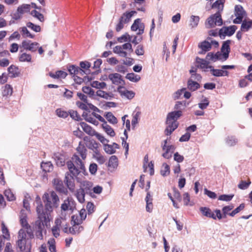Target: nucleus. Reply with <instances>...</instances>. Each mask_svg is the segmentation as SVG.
<instances>
[{
  "mask_svg": "<svg viewBox=\"0 0 252 252\" xmlns=\"http://www.w3.org/2000/svg\"><path fill=\"white\" fill-rule=\"evenodd\" d=\"M77 152L81 156L82 159L84 160L87 157V150L81 142H79V145L76 148Z\"/></svg>",
  "mask_w": 252,
  "mask_h": 252,
  "instance_id": "5701e85b",
  "label": "nucleus"
},
{
  "mask_svg": "<svg viewBox=\"0 0 252 252\" xmlns=\"http://www.w3.org/2000/svg\"><path fill=\"white\" fill-rule=\"evenodd\" d=\"M56 113L58 117L63 118H66L68 116V112L62 109L61 108L57 109L56 110Z\"/></svg>",
  "mask_w": 252,
  "mask_h": 252,
  "instance_id": "13d9d810",
  "label": "nucleus"
},
{
  "mask_svg": "<svg viewBox=\"0 0 252 252\" xmlns=\"http://www.w3.org/2000/svg\"><path fill=\"white\" fill-rule=\"evenodd\" d=\"M19 60L21 62H30L32 60V57L31 55L24 53L19 56Z\"/></svg>",
  "mask_w": 252,
  "mask_h": 252,
  "instance_id": "3c124183",
  "label": "nucleus"
},
{
  "mask_svg": "<svg viewBox=\"0 0 252 252\" xmlns=\"http://www.w3.org/2000/svg\"><path fill=\"white\" fill-rule=\"evenodd\" d=\"M38 220L35 222L36 229L45 230V226H47L50 221L49 213L45 212L43 205L39 203L36 207Z\"/></svg>",
  "mask_w": 252,
  "mask_h": 252,
  "instance_id": "7ed1b4c3",
  "label": "nucleus"
},
{
  "mask_svg": "<svg viewBox=\"0 0 252 252\" xmlns=\"http://www.w3.org/2000/svg\"><path fill=\"white\" fill-rule=\"evenodd\" d=\"M54 186L55 189L59 192L65 193L67 192V189L64 187L63 181L58 179H54L53 181Z\"/></svg>",
  "mask_w": 252,
  "mask_h": 252,
  "instance_id": "4468645a",
  "label": "nucleus"
},
{
  "mask_svg": "<svg viewBox=\"0 0 252 252\" xmlns=\"http://www.w3.org/2000/svg\"><path fill=\"white\" fill-rule=\"evenodd\" d=\"M209 104V101L207 98L205 97L201 102L198 103V107L202 110L206 109Z\"/></svg>",
  "mask_w": 252,
  "mask_h": 252,
  "instance_id": "e2e57ef3",
  "label": "nucleus"
},
{
  "mask_svg": "<svg viewBox=\"0 0 252 252\" xmlns=\"http://www.w3.org/2000/svg\"><path fill=\"white\" fill-rule=\"evenodd\" d=\"M196 62L197 63V67L198 68H200L201 69L204 68H212L213 67L212 66H209L208 64L209 63L206 60L201 59L199 57H196Z\"/></svg>",
  "mask_w": 252,
  "mask_h": 252,
  "instance_id": "b1692460",
  "label": "nucleus"
},
{
  "mask_svg": "<svg viewBox=\"0 0 252 252\" xmlns=\"http://www.w3.org/2000/svg\"><path fill=\"white\" fill-rule=\"evenodd\" d=\"M83 116H84L85 117V120L86 121H87L91 124H93L95 126L98 125V121H96L95 119L92 117L91 115H88L87 113L85 114V113H84L83 114Z\"/></svg>",
  "mask_w": 252,
  "mask_h": 252,
  "instance_id": "603ef678",
  "label": "nucleus"
},
{
  "mask_svg": "<svg viewBox=\"0 0 252 252\" xmlns=\"http://www.w3.org/2000/svg\"><path fill=\"white\" fill-rule=\"evenodd\" d=\"M42 198L44 204V211L49 213V215L54 209L57 208L59 206L60 199L54 191L51 190L45 192Z\"/></svg>",
  "mask_w": 252,
  "mask_h": 252,
  "instance_id": "f03ea898",
  "label": "nucleus"
},
{
  "mask_svg": "<svg viewBox=\"0 0 252 252\" xmlns=\"http://www.w3.org/2000/svg\"><path fill=\"white\" fill-rule=\"evenodd\" d=\"M86 208L88 211V215H90L94 212L95 206L93 203L89 202L87 204Z\"/></svg>",
  "mask_w": 252,
  "mask_h": 252,
  "instance_id": "774afa93",
  "label": "nucleus"
},
{
  "mask_svg": "<svg viewBox=\"0 0 252 252\" xmlns=\"http://www.w3.org/2000/svg\"><path fill=\"white\" fill-rule=\"evenodd\" d=\"M126 78L133 82H137L141 78L139 75L135 74L134 73H127Z\"/></svg>",
  "mask_w": 252,
  "mask_h": 252,
  "instance_id": "ea45409f",
  "label": "nucleus"
},
{
  "mask_svg": "<svg viewBox=\"0 0 252 252\" xmlns=\"http://www.w3.org/2000/svg\"><path fill=\"white\" fill-rule=\"evenodd\" d=\"M182 115L181 111H174L168 114L166 118L167 126L165 130V134L169 135L178 126L177 120Z\"/></svg>",
  "mask_w": 252,
  "mask_h": 252,
  "instance_id": "39448f33",
  "label": "nucleus"
},
{
  "mask_svg": "<svg viewBox=\"0 0 252 252\" xmlns=\"http://www.w3.org/2000/svg\"><path fill=\"white\" fill-rule=\"evenodd\" d=\"M26 26L28 28H30V29L32 30V31L35 32H39L41 31V28L39 26L34 25L32 22H28L26 24Z\"/></svg>",
  "mask_w": 252,
  "mask_h": 252,
  "instance_id": "4d7b16f0",
  "label": "nucleus"
},
{
  "mask_svg": "<svg viewBox=\"0 0 252 252\" xmlns=\"http://www.w3.org/2000/svg\"><path fill=\"white\" fill-rule=\"evenodd\" d=\"M76 165L71 160L66 162V165L69 170L68 172L65 173L64 182L68 188L72 191L74 189L75 183L74 177H77L81 170H85V166L78 155L74 154L72 158Z\"/></svg>",
  "mask_w": 252,
  "mask_h": 252,
  "instance_id": "f257e3e1",
  "label": "nucleus"
},
{
  "mask_svg": "<svg viewBox=\"0 0 252 252\" xmlns=\"http://www.w3.org/2000/svg\"><path fill=\"white\" fill-rule=\"evenodd\" d=\"M102 127L105 132L111 137H114L115 135V132L113 129L107 124L106 122L102 124Z\"/></svg>",
  "mask_w": 252,
  "mask_h": 252,
  "instance_id": "72a5a7b5",
  "label": "nucleus"
},
{
  "mask_svg": "<svg viewBox=\"0 0 252 252\" xmlns=\"http://www.w3.org/2000/svg\"><path fill=\"white\" fill-rule=\"evenodd\" d=\"M118 41L119 42H123L126 41H131V36L127 33H126L123 34L121 36L118 38Z\"/></svg>",
  "mask_w": 252,
  "mask_h": 252,
  "instance_id": "69168bd1",
  "label": "nucleus"
},
{
  "mask_svg": "<svg viewBox=\"0 0 252 252\" xmlns=\"http://www.w3.org/2000/svg\"><path fill=\"white\" fill-rule=\"evenodd\" d=\"M141 114V112L139 110L136 111V110L132 114L131 125L133 128H134L135 126L138 123Z\"/></svg>",
  "mask_w": 252,
  "mask_h": 252,
  "instance_id": "473e14b6",
  "label": "nucleus"
},
{
  "mask_svg": "<svg viewBox=\"0 0 252 252\" xmlns=\"http://www.w3.org/2000/svg\"><path fill=\"white\" fill-rule=\"evenodd\" d=\"M49 250L50 252H56V241L54 238H51L48 241Z\"/></svg>",
  "mask_w": 252,
  "mask_h": 252,
  "instance_id": "49530a36",
  "label": "nucleus"
},
{
  "mask_svg": "<svg viewBox=\"0 0 252 252\" xmlns=\"http://www.w3.org/2000/svg\"><path fill=\"white\" fill-rule=\"evenodd\" d=\"M85 194L86 193L80 188L76 190L75 196L80 203H82L84 202Z\"/></svg>",
  "mask_w": 252,
  "mask_h": 252,
  "instance_id": "c9c22d12",
  "label": "nucleus"
},
{
  "mask_svg": "<svg viewBox=\"0 0 252 252\" xmlns=\"http://www.w3.org/2000/svg\"><path fill=\"white\" fill-rule=\"evenodd\" d=\"M136 13V12L135 11L126 12L122 15L120 19L123 21L125 24L127 23L130 21V19L133 14Z\"/></svg>",
  "mask_w": 252,
  "mask_h": 252,
  "instance_id": "2f4dec72",
  "label": "nucleus"
},
{
  "mask_svg": "<svg viewBox=\"0 0 252 252\" xmlns=\"http://www.w3.org/2000/svg\"><path fill=\"white\" fill-rule=\"evenodd\" d=\"M251 184V182L250 180L248 182L242 180L238 185V187L241 189H246L249 188Z\"/></svg>",
  "mask_w": 252,
  "mask_h": 252,
  "instance_id": "680f3d73",
  "label": "nucleus"
},
{
  "mask_svg": "<svg viewBox=\"0 0 252 252\" xmlns=\"http://www.w3.org/2000/svg\"><path fill=\"white\" fill-rule=\"evenodd\" d=\"M145 201L146 202V209L148 212H151L153 210V198L149 191L147 192V195L145 198Z\"/></svg>",
  "mask_w": 252,
  "mask_h": 252,
  "instance_id": "393cba45",
  "label": "nucleus"
},
{
  "mask_svg": "<svg viewBox=\"0 0 252 252\" xmlns=\"http://www.w3.org/2000/svg\"><path fill=\"white\" fill-rule=\"evenodd\" d=\"M225 142L229 146L235 145L238 142L237 139L233 136H228L225 139Z\"/></svg>",
  "mask_w": 252,
  "mask_h": 252,
  "instance_id": "de8ad7c7",
  "label": "nucleus"
},
{
  "mask_svg": "<svg viewBox=\"0 0 252 252\" xmlns=\"http://www.w3.org/2000/svg\"><path fill=\"white\" fill-rule=\"evenodd\" d=\"M170 167L166 163L162 164L160 169V174L162 176L165 177L168 176L170 174Z\"/></svg>",
  "mask_w": 252,
  "mask_h": 252,
  "instance_id": "a19ab883",
  "label": "nucleus"
},
{
  "mask_svg": "<svg viewBox=\"0 0 252 252\" xmlns=\"http://www.w3.org/2000/svg\"><path fill=\"white\" fill-rule=\"evenodd\" d=\"M71 224L72 226L69 227V230L70 234L78 235L84 229V227L80 225L81 224L71 223Z\"/></svg>",
  "mask_w": 252,
  "mask_h": 252,
  "instance_id": "2eb2a0df",
  "label": "nucleus"
},
{
  "mask_svg": "<svg viewBox=\"0 0 252 252\" xmlns=\"http://www.w3.org/2000/svg\"><path fill=\"white\" fill-rule=\"evenodd\" d=\"M109 79L112 83L116 85L124 83V81L122 78V76L117 73L110 74L108 76Z\"/></svg>",
  "mask_w": 252,
  "mask_h": 252,
  "instance_id": "f3484780",
  "label": "nucleus"
},
{
  "mask_svg": "<svg viewBox=\"0 0 252 252\" xmlns=\"http://www.w3.org/2000/svg\"><path fill=\"white\" fill-rule=\"evenodd\" d=\"M41 167L45 172H49L53 169V166L51 162H42L41 163Z\"/></svg>",
  "mask_w": 252,
  "mask_h": 252,
  "instance_id": "4c0bfd02",
  "label": "nucleus"
},
{
  "mask_svg": "<svg viewBox=\"0 0 252 252\" xmlns=\"http://www.w3.org/2000/svg\"><path fill=\"white\" fill-rule=\"evenodd\" d=\"M223 22L221 15L219 14V13H216L208 18L206 26L207 28H212L216 26H221Z\"/></svg>",
  "mask_w": 252,
  "mask_h": 252,
  "instance_id": "6e6552de",
  "label": "nucleus"
},
{
  "mask_svg": "<svg viewBox=\"0 0 252 252\" xmlns=\"http://www.w3.org/2000/svg\"><path fill=\"white\" fill-rule=\"evenodd\" d=\"M118 92L122 97H126L128 99H131L134 97L135 93L131 91H128L123 86H119L117 89Z\"/></svg>",
  "mask_w": 252,
  "mask_h": 252,
  "instance_id": "f8f14e48",
  "label": "nucleus"
},
{
  "mask_svg": "<svg viewBox=\"0 0 252 252\" xmlns=\"http://www.w3.org/2000/svg\"><path fill=\"white\" fill-rule=\"evenodd\" d=\"M187 103L186 101H177L175 105L174 109L177 110L176 111H181L184 109L187 106Z\"/></svg>",
  "mask_w": 252,
  "mask_h": 252,
  "instance_id": "09e8293b",
  "label": "nucleus"
},
{
  "mask_svg": "<svg viewBox=\"0 0 252 252\" xmlns=\"http://www.w3.org/2000/svg\"><path fill=\"white\" fill-rule=\"evenodd\" d=\"M198 47L201 49V50L199 52V54H204L206 52L211 50L212 46L210 42L205 40L199 44Z\"/></svg>",
  "mask_w": 252,
  "mask_h": 252,
  "instance_id": "6ab92c4d",
  "label": "nucleus"
},
{
  "mask_svg": "<svg viewBox=\"0 0 252 252\" xmlns=\"http://www.w3.org/2000/svg\"><path fill=\"white\" fill-rule=\"evenodd\" d=\"M118 159L116 156H112L109 160L108 166L113 168H115L118 166Z\"/></svg>",
  "mask_w": 252,
  "mask_h": 252,
  "instance_id": "58836bf2",
  "label": "nucleus"
},
{
  "mask_svg": "<svg viewBox=\"0 0 252 252\" xmlns=\"http://www.w3.org/2000/svg\"><path fill=\"white\" fill-rule=\"evenodd\" d=\"M93 187V183L91 182L88 181H83L81 183V189H82L86 194H89L92 196L93 192H92V188Z\"/></svg>",
  "mask_w": 252,
  "mask_h": 252,
  "instance_id": "a211bd4d",
  "label": "nucleus"
},
{
  "mask_svg": "<svg viewBox=\"0 0 252 252\" xmlns=\"http://www.w3.org/2000/svg\"><path fill=\"white\" fill-rule=\"evenodd\" d=\"M104 117L106 118V119L109 123L112 124H116L118 123L117 118L110 112H107L104 115Z\"/></svg>",
  "mask_w": 252,
  "mask_h": 252,
  "instance_id": "37998d69",
  "label": "nucleus"
},
{
  "mask_svg": "<svg viewBox=\"0 0 252 252\" xmlns=\"http://www.w3.org/2000/svg\"><path fill=\"white\" fill-rule=\"evenodd\" d=\"M99 146L100 145L95 141L91 140L89 141L87 147L93 151V158H95L99 164H102L105 162L106 159L100 153L98 149Z\"/></svg>",
  "mask_w": 252,
  "mask_h": 252,
  "instance_id": "0eeeda50",
  "label": "nucleus"
},
{
  "mask_svg": "<svg viewBox=\"0 0 252 252\" xmlns=\"http://www.w3.org/2000/svg\"><path fill=\"white\" fill-rule=\"evenodd\" d=\"M252 28V20L247 21L244 20L242 23L241 30L242 32H247Z\"/></svg>",
  "mask_w": 252,
  "mask_h": 252,
  "instance_id": "f704fd0d",
  "label": "nucleus"
},
{
  "mask_svg": "<svg viewBox=\"0 0 252 252\" xmlns=\"http://www.w3.org/2000/svg\"><path fill=\"white\" fill-rule=\"evenodd\" d=\"M211 69L212 75L216 77H220L223 76H227L228 75V72L226 70H223L222 69H217L213 68V67Z\"/></svg>",
  "mask_w": 252,
  "mask_h": 252,
  "instance_id": "c756f323",
  "label": "nucleus"
},
{
  "mask_svg": "<svg viewBox=\"0 0 252 252\" xmlns=\"http://www.w3.org/2000/svg\"><path fill=\"white\" fill-rule=\"evenodd\" d=\"M199 210L200 212L204 216L209 218H212L214 220H216V216H215L214 212H213L209 208L201 207L199 208Z\"/></svg>",
  "mask_w": 252,
  "mask_h": 252,
  "instance_id": "aec40b11",
  "label": "nucleus"
},
{
  "mask_svg": "<svg viewBox=\"0 0 252 252\" xmlns=\"http://www.w3.org/2000/svg\"><path fill=\"white\" fill-rule=\"evenodd\" d=\"M175 150V147L173 145H168L165 148V152L163 153L162 157L165 158L169 159L172 157V154Z\"/></svg>",
  "mask_w": 252,
  "mask_h": 252,
  "instance_id": "cd10ccee",
  "label": "nucleus"
},
{
  "mask_svg": "<svg viewBox=\"0 0 252 252\" xmlns=\"http://www.w3.org/2000/svg\"><path fill=\"white\" fill-rule=\"evenodd\" d=\"M200 88V85L196 81H194L192 78H189L187 82V88L189 90L193 92Z\"/></svg>",
  "mask_w": 252,
  "mask_h": 252,
  "instance_id": "a878e982",
  "label": "nucleus"
},
{
  "mask_svg": "<svg viewBox=\"0 0 252 252\" xmlns=\"http://www.w3.org/2000/svg\"><path fill=\"white\" fill-rule=\"evenodd\" d=\"M104 150L108 154L115 153L116 150L113 148V146L108 144L104 145Z\"/></svg>",
  "mask_w": 252,
  "mask_h": 252,
  "instance_id": "bf43d9fd",
  "label": "nucleus"
},
{
  "mask_svg": "<svg viewBox=\"0 0 252 252\" xmlns=\"http://www.w3.org/2000/svg\"><path fill=\"white\" fill-rule=\"evenodd\" d=\"M49 75L54 78V79H59V78H65L67 75V73L62 70H58L56 71L55 73L50 72L49 73Z\"/></svg>",
  "mask_w": 252,
  "mask_h": 252,
  "instance_id": "c85d7f7f",
  "label": "nucleus"
},
{
  "mask_svg": "<svg viewBox=\"0 0 252 252\" xmlns=\"http://www.w3.org/2000/svg\"><path fill=\"white\" fill-rule=\"evenodd\" d=\"M20 224L25 229L26 233H27L28 236L30 239H33L34 238V234L31 226L29 224L27 218H23L20 219Z\"/></svg>",
  "mask_w": 252,
  "mask_h": 252,
  "instance_id": "9b49d317",
  "label": "nucleus"
},
{
  "mask_svg": "<svg viewBox=\"0 0 252 252\" xmlns=\"http://www.w3.org/2000/svg\"><path fill=\"white\" fill-rule=\"evenodd\" d=\"M62 220L61 219L57 218L55 220V225L51 229L52 234L55 238H58L60 235V228L62 224Z\"/></svg>",
  "mask_w": 252,
  "mask_h": 252,
  "instance_id": "ddd939ff",
  "label": "nucleus"
},
{
  "mask_svg": "<svg viewBox=\"0 0 252 252\" xmlns=\"http://www.w3.org/2000/svg\"><path fill=\"white\" fill-rule=\"evenodd\" d=\"M225 2V0H217L212 5V9H217V11L216 13H219V14L221 15V13L223 11L224 8V3Z\"/></svg>",
  "mask_w": 252,
  "mask_h": 252,
  "instance_id": "4be33fe9",
  "label": "nucleus"
},
{
  "mask_svg": "<svg viewBox=\"0 0 252 252\" xmlns=\"http://www.w3.org/2000/svg\"><path fill=\"white\" fill-rule=\"evenodd\" d=\"M96 95L101 97L108 99L111 96L109 94L103 91L99 90L96 92Z\"/></svg>",
  "mask_w": 252,
  "mask_h": 252,
  "instance_id": "338daca9",
  "label": "nucleus"
},
{
  "mask_svg": "<svg viewBox=\"0 0 252 252\" xmlns=\"http://www.w3.org/2000/svg\"><path fill=\"white\" fill-rule=\"evenodd\" d=\"M31 15L38 19L40 22H43L44 20V16L42 14L39 13L35 10L31 11Z\"/></svg>",
  "mask_w": 252,
  "mask_h": 252,
  "instance_id": "6e6d98bb",
  "label": "nucleus"
},
{
  "mask_svg": "<svg viewBox=\"0 0 252 252\" xmlns=\"http://www.w3.org/2000/svg\"><path fill=\"white\" fill-rule=\"evenodd\" d=\"M81 126L83 130L88 134L90 135H95L97 132L94 130L92 127L84 122L80 123Z\"/></svg>",
  "mask_w": 252,
  "mask_h": 252,
  "instance_id": "bb28decb",
  "label": "nucleus"
},
{
  "mask_svg": "<svg viewBox=\"0 0 252 252\" xmlns=\"http://www.w3.org/2000/svg\"><path fill=\"white\" fill-rule=\"evenodd\" d=\"M246 12L243 7L241 5H236L235 6V15L242 18H244Z\"/></svg>",
  "mask_w": 252,
  "mask_h": 252,
  "instance_id": "e433bc0d",
  "label": "nucleus"
},
{
  "mask_svg": "<svg viewBox=\"0 0 252 252\" xmlns=\"http://www.w3.org/2000/svg\"><path fill=\"white\" fill-rule=\"evenodd\" d=\"M245 206V205L244 203L241 204L238 207L230 213L229 215L231 217H234L236 214L243 210L244 209Z\"/></svg>",
  "mask_w": 252,
  "mask_h": 252,
  "instance_id": "052dcab7",
  "label": "nucleus"
},
{
  "mask_svg": "<svg viewBox=\"0 0 252 252\" xmlns=\"http://www.w3.org/2000/svg\"><path fill=\"white\" fill-rule=\"evenodd\" d=\"M231 40H227L223 42L221 48V51L223 53V56L225 60H226L229 56V53L230 51V43Z\"/></svg>",
  "mask_w": 252,
  "mask_h": 252,
  "instance_id": "dca6fc26",
  "label": "nucleus"
},
{
  "mask_svg": "<svg viewBox=\"0 0 252 252\" xmlns=\"http://www.w3.org/2000/svg\"><path fill=\"white\" fill-rule=\"evenodd\" d=\"M4 195L8 201H13L15 199L14 194L12 192L10 189H6L4 192Z\"/></svg>",
  "mask_w": 252,
  "mask_h": 252,
  "instance_id": "5fc2aeb1",
  "label": "nucleus"
},
{
  "mask_svg": "<svg viewBox=\"0 0 252 252\" xmlns=\"http://www.w3.org/2000/svg\"><path fill=\"white\" fill-rule=\"evenodd\" d=\"M17 10L22 15L25 13H27L30 10V5L29 4H23L19 6Z\"/></svg>",
  "mask_w": 252,
  "mask_h": 252,
  "instance_id": "a18cd8bd",
  "label": "nucleus"
},
{
  "mask_svg": "<svg viewBox=\"0 0 252 252\" xmlns=\"http://www.w3.org/2000/svg\"><path fill=\"white\" fill-rule=\"evenodd\" d=\"M53 158L56 162V164L59 166H63L65 164V157L59 153H54Z\"/></svg>",
  "mask_w": 252,
  "mask_h": 252,
  "instance_id": "412c9836",
  "label": "nucleus"
},
{
  "mask_svg": "<svg viewBox=\"0 0 252 252\" xmlns=\"http://www.w3.org/2000/svg\"><path fill=\"white\" fill-rule=\"evenodd\" d=\"M39 44L37 42H32L31 40H24L22 42L20 48L32 52H35L38 48Z\"/></svg>",
  "mask_w": 252,
  "mask_h": 252,
  "instance_id": "1a4fd4ad",
  "label": "nucleus"
},
{
  "mask_svg": "<svg viewBox=\"0 0 252 252\" xmlns=\"http://www.w3.org/2000/svg\"><path fill=\"white\" fill-rule=\"evenodd\" d=\"M12 87L10 85L6 84L2 91V96L4 97L10 96L12 94Z\"/></svg>",
  "mask_w": 252,
  "mask_h": 252,
  "instance_id": "79ce46f5",
  "label": "nucleus"
},
{
  "mask_svg": "<svg viewBox=\"0 0 252 252\" xmlns=\"http://www.w3.org/2000/svg\"><path fill=\"white\" fill-rule=\"evenodd\" d=\"M7 70L9 73L11 74V76L12 77H16L18 76V68L16 66L11 65L8 68Z\"/></svg>",
  "mask_w": 252,
  "mask_h": 252,
  "instance_id": "8fccbe9b",
  "label": "nucleus"
},
{
  "mask_svg": "<svg viewBox=\"0 0 252 252\" xmlns=\"http://www.w3.org/2000/svg\"><path fill=\"white\" fill-rule=\"evenodd\" d=\"M27 28V26L21 27L19 29V31L24 38L29 37L30 38H33L34 35L30 33Z\"/></svg>",
  "mask_w": 252,
  "mask_h": 252,
  "instance_id": "7c9ffc66",
  "label": "nucleus"
},
{
  "mask_svg": "<svg viewBox=\"0 0 252 252\" xmlns=\"http://www.w3.org/2000/svg\"><path fill=\"white\" fill-rule=\"evenodd\" d=\"M199 20H200V18L199 16L191 15L190 16L189 26L192 28L196 27L198 24Z\"/></svg>",
  "mask_w": 252,
  "mask_h": 252,
  "instance_id": "c03bdc74",
  "label": "nucleus"
},
{
  "mask_svg": "<svg viewBox=\"0 0 252 252\" xmlns=\"http://www.w3.org/2000/svg\"><path fill=\"white\" fill-rule=\"evenodd\" d=\"M76 208V202L71 197H67L65 199L61 206V214L59 219L66 220V212L70 211L72 212Z\"/></svg>",
  "mask_w": 252,
  "mask_h": 252,
  "instance_id": "423d86ee",
  "label": "nucleus"
},
{
  "mask_svg": "<svg viewBox=\"0 0 252 252\" xmlns=\"http://www.w3.org/2000/svg\"><path fill=\"white\" fill-rule=\"evenodd\" d=\"M237 29V26L234 25L229 27H223L220 29L219 35L220 37H221L222 36L224 37L226 35L230 36L234 33Z\"/></svg>",
  "mask_w": 252,
  "mask_h": 252,
  "instance_id": "9d476101",
  "label": "nucleus"
},
{
  "mask_svg": "<svg viewBox=\"0 0 252 252\" xmlns=\"http://www.w3.org/2000/svg\"><path fill=\"white\" fill-rule=\"evenodd\" d=\"M91 86L96 89H103L106 86V84L104 82H99L97 81H94L91 83Z\"/></svg>",
  "mask_w": 252,
  "mask_h": 252,
  "instance_id": "864d4df0",
  "label": "nucleus"
},
{
  "mask_svg": "<svg viewBox=\"0 0 252 252\" xmlns=\"http://www.w3.org/2000/svg\"><path fill=\"white\" fill-rule=\"evenodd\" d=\"M31 239L28 236L24 229H20L18 232V240L16 242L17 249L19 252H31L32 246L28 242Z\"/></svg>",
  "mask_w": 252,
  "mask_h": 252,
  "instance_id": "20e7f679",
  "label": "nucleus"
},
{
  "mask_svg": "<svg viewBox=\"0 0 252 252\" xmlns=\"http://www.w3.org/2000/svg\"><path fill=\"white\" fill-rule=\"evenodd\" d=\"M82 91L86 94H89L90 96L94 95V91L90 87L85 86L82 88Z\"/></svg>",
  "mask_w": 252,
  "mask_h": 252,
  "instance_id": "0e129e2a",
  "label": "nucleus"
}]
</instances>
